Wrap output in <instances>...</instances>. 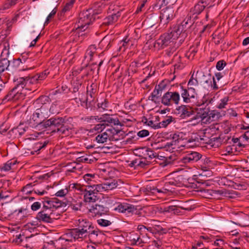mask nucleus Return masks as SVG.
Here are the masks:
<instances>
[{"mask_svg": "<svg viewBox=\"0 0 249 249\" xmlns=\"http://www.w3.org/2000/svg\"><path fill=\"white\" fill-rule=\"evenodd\" d=\"M101 12V8L93 10L89 9L81 12L79 14L78 21L76 24L77 25L76 28L82 31H84L96 18H99V17H97V16Z\"/></svg>", "mask_w": 249, "mask_h": 249, "instance_id": "obj_1", "label": "nucleus"}, {"mask_svg": "<svg viewBox=\"0 0 249 249\" xmlns=\"http://www.w3.org/2000/svg\"><path fill=\"white\" fill-rule=\"evenodd\" d=\"M177 34H174L172 31H169L161 35L157 40V44L160 45L162 49L167 46H172L174 45V41L177 40Z\"/></svg>", "mask_w": 249, "mask_h": 249, "instance_id": "obj_2", "label": "nucleus"}, {"mask_svg": "<svg viewBox=\"0 0 249 249\" xmlns=\"http://www.w3.org/2000/svg\"><path fill=\"white\" fill-rule=\"evenodd\" d=\"M175 14L173 7L166 6L160 11V25H167L175 18Z\"/></svg>", "mask_w": 249, "mask_h": 249, "instance_id": "obj_3", "label": "nucleus"}, {"mask_svg": "<svg viewBox=\"0 0 249 249\" xmlns=\"http://www.w3.org/2000/svg\"><path fill=\"white\" fill-rule=\"evenodd\" d=\"M114 210L119 212L124 213L127 216L132 215H142V213L138 210L134 206L127 203H119L117 207Z\"/></svg>", "mask_w": 249, "mask_h": 249, "instance_id": "obj_4", "label": "nucleus"}, {"mask_svg": "<svg viewBox=\"0 0 249 249\" xmlns=\"http://www.w3.org/2000/svg\"><path fill=\"white\" fill-rule=\"evenodd\" d=\"M179 99L180 95L178 92L168 91L161 97V103L165 106H170L172 105V102L176 105L178 104Z\"/></svg>", "mask_w": 249, "mask_h": 249, "instance_id": "obj_5", "label": "nucleus"}, {"mask_svg": "<svg viewBox=\"0 0 249 249\" xmlns=\"http://www.w3.org/2000/svg\"><path fill=\"white\" fill-rule=\"evenodd\" d=\"M72 118L65 116V119L61 125V127L58 129H54L53 132H59L61 134L68 136L71 134V130L73 128V124H71Z\"/></svg>", "mask_w": 249, "mask_h": 249, "instance_id": "obj_6", "label": "nucleus"}, {"mask_svg": "<svg viewBox=\"0 0 249 249\" xmlns=\"http://www.w3.org/2000/svg\"><path fill=\"white\" fill-rule=\"evenodd\" d=\"M24 95L18 90L16 87H14L2 99V102L4 104L8 101L15 102L18 100L22 99Z\"/></svg>", "mask_w": 249, "mask_h": 249, "instance_id": "obj_7", "label": "nucleus"}, {"mask_svg": "<svg viewBox=\"0 0 249 249\" xmlns=\"http://www.w3.org/2000/svg\"><path fill=\"white\" fill-rule=\"evenodd\" d=\"M89 211L90 213H93L95 215L102 216V215L109 214L108 208L99 204H95L94 206H92L89 209Z\"/></svg>", "mask_w": 249, "mask_h": 249, "instance_id": "obj_8", "label": "nucleus"}, {"mask_svg": "<svg viewBox=\"0 0 249 249\" xmlns=\"http://www.w3.org/2000/svg\"><path fill=\"white\" fill-rule=\"evenodd\" d=\"M209 0H199L194 7L192 10L193 15H196V18L198 15H199L209 4Z\"/></svg>", "mask_w": 249, "mask_h": 249, "instance_id": "obj_9", "label": "nucleus"}, {"mask_svg": "<svg viewBox=\"0 0 249 249\" xmlns=\"http://www.w3.org/2000/svg\"><path fill=\"white\" fill-rule=\"evenodd\" d=\"M84 194V201L86 202H95L99 199L97 194L93 189H85Z\"/></svg>", "mask_w": 249, "mask_h": 249, "instance_id": "obj_10", "label": "nucleus"}, {"mask_svg": "<svg viewBox=\"0 0 249 249\" xmlns=\"http://www.w3.org/2000/svg\"><path fill=\"white\" fill-rule=\"evenodd\" d=\"M53 205V209L55 211L56 210L62 208L61 213H62L66 211V206L69 204V201L66 200L65 201H62L59 200L57 198L54 197L52 198Z\"/></svg>", "mask_w": 249, "mask_h": 249, "instance_id": "obj_11", "label": "nucleus"}, {"mask_svg": "<svg viewBox=\"0 0 249 249\" xmlns=\"http://www.w3.org/2000/svg\"><path fill=\"white\" fill-rule=\"evenodd\" d=\"M78 94L79 95V93H78ZM79 100L82 102H83L82 99L79 96ZM86 102V108L87 109H89L90 111L92 110H95V109H97V103L96 101L94 99V98L93 97L92 95H90V98L89 97V96H87L86 98V99L85 101H83V102L84 103Z\"/></svg>", "mask_w": 249, "mask_h": 249, "instance_id": "obj_12", "label": "nucleus"}, {"mask_svg": "<svg viewBox=\"0 0 249 249\" xmlns=\"http://www.w3.org/2000/svg\"><path fill=\"white\" fill-rule=\"evenodd\" d=\"M176 110V113L180 114V117L182 118H184L186 117H190L194 113V111H192L191 108L189 110L188 107L185 105H181L178 107Z\"/></svg>", "mask_w": 249, "mask_h": 249, "instance_id": "obj_13", "label": "nucleus"}, {"mask_svg": "<svg viewBox=\"0 0 249 249\" xmlns=\"http://www.w3.org/2000/svg\"><path fill=\"white\" fill-rule=\"evenodd\" d=\"M102 119H103V124L106 125H109V124H113L114 125H117L123 126L124 124L120 123L119 119L116 118H113L111 115L107 114H105L102 115Z\"/></svg>", "mask_w": 249, "mask_h": 249, "instance_id": "obj_14", "label": "nucleus"}, {"mask_svg": "<svg viewBox=\"0 0 249 249\" xmlns=\"http://www.w3.org/2000/svg\"><path fill=\"white\" fill-rule=\"evenodd\" d=\"M207 193L208 194V197L211 199H221V196H225L227 194L222 190H208Z\"/></svg>", "mask_w": 249, "mask_h": 249, "instance_id": "obj_15", "label": "nucleus"}, {"mask_svg": "<svg viewBox=\"0 0 249 249\" xmlns=\"http://www.w3.org/2000/svg\"><path fill=\"white\" fill-rule=\"evenodd\" d=\"M237 216L236 219L241 222L239 225L243 227H246L249 223L248 220L249 216L247 214H246L242 212H238L235 213Z\"/></svg>", "mask_w": 249, "mask_h": 249, "instance_id": "obj_16", "label": "nucleus"}, {"mask_svg": "<svg viewBox=\"0 0 249 249\" xmlns=\"http://www.w3.org/2000/svg\"><path fill=\"white\" fill-rule=\"evenodd\" d=\"M31 79L29 76H26V77H19L16 80H14V82H16V85L14 87H16V89H23L26 85L28 82L30 83V81Z\"/></svg>", "mask_w": 249, "mask_h": 249, "instance_id": "obj_17", "label": "nucleus"}, {"mask_svg": "<svg viewBox=\"0 0 249 249\" xmlns=\"http://www.w3.org/2000/svg\"><path fill=\"white\" fill-rule=\"evenodd\" d=\"M45 210H42L39 212L37 215L36 219L39 221H42L47 223H52L50 213H46Z\"/></svg>", "mask_w": 249, "mask_h": 249, "instance_id": "obj_18", "label": "nucleus"}, {"mask_svg": "<svg viewBox=\"0 0 249 249\" xmlns=\"http://www.w3.org/2000/svg\"><path fill=\"white\" fill-rule=\"evenodd\" d=\"M119 17H120L119 12H117L116 14H113L104 18L102 25L108 26L109 25L112 24L117 21Z\"/></svg>", "mask_w": 249, "mask_h": 249, "instance_id": "obj_19", "label": "nucleus"}, {"mask_svg": "<svg viewBox=\"0 0 249 249\" xmlns=\"http://www.w3.org/2000/svg\"><path fill=\"white\" fill-rule=\"evenodd\" d=\"M44 117H42V118L39 120V121H36L35 124L37 125H39L40 128L41 129L47 128L49 127H53V117L47 120H43Z\"/></svg>", "mask_w": 249, "mask_h": 249, "instance_id": "obj_20", "label": "nucleus"}, {"mask_svg": "<svg viewBox=\"0 0 249 249\" xmlns=\"http://www.w3.org/2000/svg\"><path fill=\"white\" fill-rule=\"evenodd\" d=\"M159 20H160V18L157 14H152L147 17L144 21L147 26L152 27L157 24Z\"/></svg>", "mask_w": 249, "mask_h": 249, "instance_id": "obj_21", "label": "nucleus"}, {"mask_svg": "<svg viewBox=\"0 0 249 249\" xmlns=\"http://www.w3.org/2000/svg\"><path fill=\"white\" fill-rule=\"evenodd\" d=\"M172 31L174 34H177V38L178 37V35H182L183 37H186L189 32L185 30L183 25L180 24L175 26Z\"/></svg>", "mask_w": 249, "mask_h": 249, "instance_id": "obj_22", "label": "nucleus"}, {"mask_svg": "<svg viewBox=\"0 0 249 249\" xmlns=\"http://www.w3.org/2000/svg\"><path fill=\"white\" fill-rule=\"evenodd\" d=\"M27 58H24L23 56H22V59L18 58V59H14L13 60V66L15 68H19V71H25L29 69L26 66L25 67L22 66L23 64L26 62Z\"/></svg>", "mask_w": 249, "mask_h": 249, "instance_id": "obj_23", "label": "nucleus"}, {"mask_svg": "<svg viewBox=\"0 0 249 249\" xmlns=\"http://www.w3.org/2000/svg\"><path fill=\"white\" fill-rule=\"evenodd\" d=\"M181 88L183 91V92L181 93V96L183 99V101L185 103H189L190 102V99L191 98H195V96L194 93L189 92V91L186 89H184L183 87L180 85Z\"/></svg>", "mask_w": 249, "mask_h": 249, "instance_id": "obj_24", "label": "nucleus"}, {"mask_svg": "<svg viewBox=\"0 0 249 249\" xmlns=\"http://www.w3.org/2000/svg\"><path fill=\"white\" fill-rule=\"evenodd\" d=\"M49 73L50 72L48 71V70H46L44 71L31 77L30 83H33L36 81L43 80L46 77Z\"/></svg>", "mask_w": 249, "mask_h": 249, "instance_id": "obj_25", "label": "nucleus"}, {"mask_svg": "<svg viewBox=\"0 0 249 249\" xmlns=\"http://www.w3.org/2000/svg\"><path fill=\"white\" fill-rule=\"evenodd\" d=\"M210 110L208 108H200L197 113L196 116L201 119L202 120L206 119V121H209L208 117H209Z\"/></svg>", "mask_w": 249, "mask_h": 249, "instance_id": "obj_26", "label": "nucleus"}, {"mask_svg": "<svg viewBox=\"0 0 249 249\" xmlns=\"http://www.w3.org/2000/svg\"><path fill=\"white\" fill-rule=\"evenodd\" d=\"M161 91L160 90V89H159L157 88V86H156L154 91L152 92L151 95L149 96L148 99L157 104V102L156 100V99H159L161 96Z\"/></svg>", "mask_w": 249, "mask_h": 249, "instance_id": "obj_27", "label": "nucleus"}, {"mask_svg": "<svg viewBox=\"0 0 249 249\" xmlns=\"http://www.w3.org/2000/svg\"><path fill=\"white\" fill-rule=\"evenodd\" d=\"M41 200L43 204V210L47 211V210L52 211L53 210L52 198L47 200H45V198H42Z\"/></svg>", "mask_w": 249, "mask_h": 249, "instance_id": "obj_28", "label": "nucleus"}, {"mask_svg": "<svg viewBox=\"0 0 249 249\" xmlns=\"http://www.w3.org/2000/svg\"><path fill=\"white\" fill-rule=\"evenodd\" d=\"M65 119V116L64 117H60L57 116L53 117V126L56 128L55 129L60 128Z\"/></svg>", "mask_w": 249, "mask_h": 249, "instance_id": "obj_29", "label": "nucleus"}, {"mask_svg": "<svg viewBox=\"0 0 249 249\" xmlns=\"http://www.w3.org/2000/svg\"><path fill=\"white\" fill-rule=\"evenodd\" d=\"M96 48L95 46L94 45H90L88 48L85 53V57H89V60H91L93 54L96 52Z\"/></svg>", "mask_w": 249, "mask_h": 249, "instance_id": "obj_30", "label": "nucleus"}, {"mask_svg": "<svg viewBox=\"0 0 249 249\" xmlns=\"http://www.w3.org/2000/svg\"><path fill=\"white\" fill-rule=\"evenodd\" d=\"M193 23L194 22L191 19V17H187L184 19L180 25H183V27L187 31H189L190 28Z\"/></svg>", "mask_w": 249, "mask_h": 249, "instance_id": "obj_31", "label": "nucleus"}, {"mask_svg": "<svg viewBox=\"0 0 249 249\" xmlns=\"http://www.w3.org/2000/svg\"><path fill=\"white\" fill-rule=\"evenodd\" d=\"M118 186L117 181L115 180H113L111 182H107V183H104V188H105V191L107 190H111L115 188H116Z\"/></svg>", "mask_w": 249, "mask_h": 249, "instance_id": "obj_32", "label": "nucleus"}, {"mask_svg": "<svg viewBox=\"0 0 249 249\" xmlns=\"http://www.w3.org/2000/svg\"><path fill=\"white\" fill-rule=\"evenodd\" d=\"M180 133H175L174 134H171L170 137L172 140V142L175 144V145L179 146V142L181 140V137H180Z\"/></svg>", "mask_w": 249, "mask_h": 249, "instance_id": "obj_33", "label": "nucleus"}, {"mask_svg": "<svg viewBox=\"0 0 249 249\" xmlns=\"http://www.w3.org/2000/svg\"><path fill=\"white\" fill-rule=\"evenodd\" d=\"M91 223L87 220L86 219H83L81 221L79 220V224L78 225V228L80 229L86 230L87 232V229L88 227H90Z\"/></svg>", "mask_w": 249, "mask_h": 249, "instance_id": "obj_34", "label": "nucleus"}, {"mask_svg": "<svg viewBox=\"0 0 249 249\" xmlns=\"http://www.w3.org/2000/svg\"><path fill=\"white\" fill-rule=\"evenodd\" d=\"M109 136L105 132H103L102 134L98 135L95 140L98 143H103L106 142L107 140L108 139Z\"/></svg>", "mask_w": 249, "mask_h": 249, "instance_id": "obj_35", "label": "nucleus"}, {"mask_svg": "<svg viewBox=\"0 0 249 249\" xmlns=\"http://www.w3.org/2000/svg\"><path fill=\"white\" fill-rule=\"evenodd\" d=\"M219 138L221 139H220L219 142L218 143H214V144L216 145L217 147L220 146L222 144H227V143H231V142H229L231 140V137H229L228 136H227L226 135H220Z\"/></svg>", "mask_w": 249, "mask_h": 249, "instance_id": "obj_36", "label": "nucleus"}, {"mask_svg": "<svg viewBox=\"0 0 249 249\" xmlns=\"http://www.w3.org/2000/svg\"><path fill=\"white\" fill-rule=\"evenodd\" d=\"M42 109V107L40 108L36 109V112L33 114L32 120H33L35 123H36V121H39V120L42 118V117H44L42 115L41 112Z\"/></svg>", "mask_w": 249, "mask_h": 249, "instance_id": "obj_37", "label": "nucleus"}, {"mask_svg": "<svg viewBox=\"0 0 249 249\" xmlns=\"http://www.w3.org/2000/svg\"><path fill=\"white\" fill-rule=\"evenodd\" d=\"M191 157L193 162H195L199 160L202 158V155L197 152H191L188 154Z\"/></svg>", "mask_w": 249, "mask_h": 249, "instance_id": "obj_38", "label": "nucleus"}, {"mask_svg": "<svg viewBox=\"0 0 249 249\" xmlns=\"http://www.w3.org/2000/svg\"><path fill=\"white\" fill-rule=\"evenodd\" d=\"M108 101L107 99H104V101L99 103L97 104V109L102 108L103 110H107L108 107Z\"/></svg>", "mask_w": 249, "mask_h": 249, "instance_id": "obj_39", "label": "nucleus"}, {"mask_svg": "<svg viewBox=\"0 0 249 249\" xmlns=\"http://www.w3.org/2000/svg\"><path fill=\"white\" fill-rule=\"evenodd\" d=\"M17 162V160H14L13 161L11 160H9L4 164L1 169L4 171H9L11 169V166L15 165Z\"/></svg>", "mask_w": 249, "mask_h": 249, "instance_id": "obj_40", "label": "nucleus"}, {"mask_svg": "<svg viewBox=\"0 0 249 249\" xmlns=\"http://www.w3.org/2000/svg\"><path fill=\"white\" fill-rule=\"evenodd\" d=\"M186 37H183L182 35H178V37L177 40L174 41V45L175 47L178 48L181 44L184 42Z\"/></svg>", "mask_w": 249, "mask_h": 249, "instance_id": "obj_41", "label": "nucleus"}, {"mask_svg": "<svg viewBox=\"0 0 249 249\" xmlns=\"http://www.w3.org/2000/svg\"><path fill=\"white\" fill-rule=\"evenodd\" d=\"M219 116V113L216 110L210 111V114L208 119L209 121H214L216 119L218 118Z\"/></svg>", "mask_w": 249, "mask_h": 249, "instance_id": "obj_42", "label": "nucleus"}, {"mask_svg": "<svg viewBox=\"0 0 249 249\" xmlns=\"http://www.w3.org/2000/svg\"><path fill=\"white\" fill-rule=\"evenodd\" d=\"M96 85L92 83L89 88L88 87H87V94H88V96H90V95H92L93 96V94H94L95 92H96V89H94V88L96 87ZM89 98H90V97H89Z\"/></svg>", "mask_w": 249, "mask_h": 249, "instance_id": "obj_43", "label": "nucleus"}, {"mask_svg": "<svg viewBox=\"0 0 249 249\" xmlns=\"http://www.w3.org/2000/svg\"><path fill=\"white\" fill-rule=\"evenodd\" d=\"M97 223L102 227H107L111 224V222L107 220L99 219L97 220Z\"/></svg>", "mask_w": 249, "mask_h": 249, "instance_id": "obj_44", "label": "nucleus"}, {"mask_svg": "<svg viewBox=\"0 0 249 249\" xmlns=\"http://www.w3.org/2000/svg\"><path fill=\"white\" fill-rule=\"evenodd\" d=\"M177 49L173 45L172 46H169V48L165 51V53L168 56H171L176 52Z\"/></svg>", "mask_w": 249, "mask_h": 249, "instance_id": "obj_45", "label": "nucleus"}, {"mask_svg": "<svg viewBox=\"0 0 249 249\" xmlns=\"http://www.w3.org/2000/svg\"><path fill=\"white\" fill-rule=\"evenodd\" d=\"M143 148H146V151L147 152V155H148L149 159H152L158 156L157 153L151 149L146 148L145 147H143Z\"/></svg>", "mask_w": 249, "mask_h": 249, "instance_id": "obj_46", "label": "nucleus"}, {"mask_svg": "<svg viewBox=\"0 0 249 249\" xmlns=\"http://www.w3.org/2000/svg\"><path fill=\"white\" fill-rule=\"evenodd\" d=\"M82 86V82L79 80H76L73 82V87L72 88V92L75 93L78 92L79 89V88Z\"/></svg>", "mask_w": 249, "mask_h": 249, "instance_id": "obj_47", "label": "nucleus"}, {"mask_svg": "<svg viewBox=\"0 0 249 249\" xmlns=\"http://www.w3.org/2000/svg\"><path fill=\"white\" fill-rule=\"evenodd\" d=\"M229 101V97H226L221 100V103L217 106V108L222 109L225 108V106L227 104V102Z\"/></svg>", "mask_w": 249, "mask_h": 249, "instance_id": "obj_48", "label": "nucleus"}, {"mask_svg": "<svg viewBox=\"0 0 249 249\" xmlns=\"http://www.w3.org/2000/svg\"><path fill=\"white\" fill-rule=\"evenodd\" d=\"M226 64V62L224 60H219L217 62L216 68L217 70L221 71L223 69Z\"/></svg>", "mask_w": 249, "mask_h": 249, "instance_id": "obj_49", "label": "nucleus"}, {"mask_svg": "<svg viewBox=\"0 0 249 249\" xmlns=\"http://www.w3.org/2000/svg\"><path fill=\"white\" fill-rule=\"evenodd\" d=\"M78 232H80L79 228H74L71 229V234L75 239H78L79 238Z\"/></svg>", "mask_w": 249, "mask_h": 249, "instance_id": "obj_50", "label": "nucleus"}, {"mask_svg": "<svg viewBox=\"0 0 249 249\" xmlns=\"http://www.w3.org/2000/svg\"><path fill=\"white\" fill-rule=\"evenodd\" d=\"M91 232H92V233L91 234L92 235V237H94L95 238L94 239H92L94 240L96 239L97 237L99 235H104V234L102 231H100L97 228H95V230H94V231H91Z\"/></svg>", "mask_w": 249, "mask_h": 249, "instance_id": "obj_51", "label": "nucleus"}, {"mask_svg": "<svg viewBox=\"0 0 249 249\" xmlns=\"http://www.w3.org/2000/svg\"><path fill=\"white\" fill-rule=\"evenodd\" d=\"M149 132L146 129H143L142 130L139 131L137 133V136L140 138H143L149 136Z\"/></svg>", "mask_w": 249, "mask_h": 249, "instance_id": "obj_52", "label": "nucleus"}, {"mask_svg": "<svg viewBox=\"0 0 249 249\" xmlns=\"http://www.w3.org/2000/svg\"><path fill=\"white\" fill-rule=\"evenodd\" d=\"M49 143V141H45L42 143L41 142H37L36 143V148H37V151H39L41 149L44 148Z\"/></svg>", "mask_w": 249, "mask_h": 249, "instance_id": "obj_53", "label": "nucleus"}, {"mask_svg": "<svg viewBox=\"0 0 249 249\" xmlns=\"http://www.w3.org/2000/svg\"><path fill=\"white\" fill-rule=\"evenodd\" d=\"M104 183L103 184H96L95 188H94V190L97 194L98 193L100 192H102L103 191H105V188H104Z\"/></svg>", "mask_w": 249, "mask_h": 249, "instance_id": "obj_54", "label": "nucleus"}, {"mask_svg": "<svg viewBox=\"0 0 249 249\" xmlns=\"http://www.w3.org/2000/svg\"><path fill=\"white\" fill-rule=\"evenodd\" d=\"M181 161H182V163L185 164L189 163H193L191 157H190V156H189L188 154H187L185 156L183 157L181 159Z\"/></svg>", "mask_w": 249, "mask_h": 249, "instance_id": "obj_55", "label": "nucleus"}, {"mask_svg": "<svg viewBox=\"0 0 249 249\" xmlns=\"http://www.w3.org/2000/svg\"><path fill=\"white\" fill-rule=\"evenodd\" d=\"M172 121L173 117L172 116H169L167 119L162 121L160 124H161L162 127H165Z\"/></svg>", "mask_w": 249, "mask_h": 249, "instance_id": "obj_56", "label": "nucleus"}, {"mask_svg": "<svg viewBox=\"0 0 249 249\" xmlns=\"http://www.w3.org/2000/svg\"><path fill=\"white\" fill-rule=\"evenodd\" d=\"M75 164H76V162L69 163L68 164V166H69V169H68L67 172H74L77 169Z\"/></svg>", "mask_w": 249, "mask_h": 249, "instance_id": "obj_57", "label": "nucleus"}, {"mask_svg": "<svg viewBox=\"0 0 249 249\" xmlns=\"http://www.w3.org/2000/svg\"><path fill=\"white\" fill-rule=\"evenodd\" d=\"M213 89L214 90H216L218 89H219V88L222 87L224 85L223 83H218V84H217L215 79L214 77H213Z\"/></svg>", "mask_w": 249, "mask_h": 249, "instance_id": "obj_58", "label": "nucleus"}, {"mask_svg": "<svg viewBox=\"0 0 249 249\" xmlns=\"http://www.w3.org/2000/svg\"><path fill=\"white\" fill-rule=\"evenodd\" d=\"M121 43H122V47H124V49L125 48H127L129 46L132 45V44L130 42L129 39H128L127 37H126L122 41Z\"/></svg>", "mask_w": 249, "mask_h": 249, "instance_id": "obj_59", "label": "nucleus"}, {"mask_svg": "<svg viewBox=\"0 0 249 249\" xmlns=\"http://www.w3.org/2000/svg\"><path fill=\"white\" fill-rule=\"evenodd\" d=\"M94 177H95L94 174H86L84 176L83 178H84V180L88 183V182H92V178H94Z\"/></svg>", "mask_w": 249, "mask_h": 249, "instance_id": "obj_60", "label": "nucleus"}, {"mask_svg": "<svg viewBox=\"0 0 249 249\" xmlns=\"http://www.w3.org/2000/svg\"><path fill=\"white\" fill-rule=\"evenodd\" d=\"M163 188V190L165 192V193H166L167 192H173L174 191L175 189L174 188L171 187L167 182L164 184Z\"/></svg>", "mask_w": 249, "mask_h": 249, "instance_id": "obj_61", "label": "nucleus"}, {"mask_svg": "<svg viewBox=\"0 0 249 249\" xmlns=\"http://www.w3.org/2000/svg\"><path fill=\"white\" fill-rule=\"evenodd\" d=\"M56 11L54 9H53L51 12V13L47 17V18L44 22V26H46L49 23L50 19L56 14Z\"/></svg>", "mask_w": 249, "mask_h": 249, "instance_id": "obj_62", "label": "nucleus"}, {"mask_svg": "<svg viewBox=\"0 0 249 249\" xmlns=\"http://www.w3.org/2000/svg\"><path fill=\"white\" fill-rule=\"evenodd\" d=\"M117 129H115L114 127H112L111 128H109L106 130V131L105 132L107 135L109 136L108 140H110V136L113 135V133L116 132Z\"/></svg>", "mask_w": 249, "mask_h": 249, "instance_id": "obj_63", "label": "nucleus"}, {"mask_svg": "<svg viewBox=\"0 0 249 249\" xmlns=\"http://www.w3.org/2000/svg\"><path fill=\"white\" fill-rule=\"evenodd\" d=\"M41 207V203L39 202H34L31 207L32 210L36 211L38 210Z\"/></svg>", "mask_w": 249, "mask_h": 249, "instance_id": "obj_64", "label": "nucleus"}]
</instances>
